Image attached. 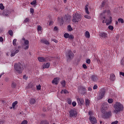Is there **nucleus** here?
Segmentation results:
<instances>
[{
	"label": "nucleus",
	"mask_w": 124,
	"mask_h": 124,
	"mask_svg": "<svg viewBox=\"0 0 124 124\" xmlns=\"http://www.w3.org/2000/svg\"><path fill=\"white\" fill-rule=\"evenodd\" d=\"M111 12L109 10H105L101 14L100 18L102 20V23L104 24L106 23V25H110L112 23V16H110Z\"/></svg>",
	"instance_id": "f257e3e1"
},
{
	"label": "nucleus",
	"mask_w": 124,
	"mask_h": 124,
	"mask_svg": "<svg viewBox=\"0 0 124 124\" xmlns=\"http://www.w3.org/2000/svg\"><path fill=\"white\" fill-rule=\"evenodd\" d=\"M113 108L114 109L113 110V113L118 114L124 110V105L119 102H116L113 106Z\"/></svg>",
	"instance_id": "f03ea898"
},
{
	"label": "nucleus",
	"mask_w": 124,
	"mask_h": 124,
	"mask_svg": "<svg viewBox=\"0 0 124 124\" xmlns=\"http://www.w3.org/2000/svg\"><path fill=\"white\" fill-rule=\"evenodd\" d=\"M14 67L17 73H19V74L22 73V71L24 70V68L23 67V65L20 63H16L14 65Z\"/></svg>",
	"instance_id": "7ed1b4c3"
},
{
	"label": "nucleus",
	"mask_w": 124,
	"mask_h": 124,
	"mask_svg": "<svg viewBox=\"0 0 124 124\" xmlns=\"http://www.w3.org/2000/svg\"><path fill=\"white\" fill-rule=\"evenodd\" d=\"M82 19V16L81 14L76 13L73 16L72 22L74 23H78L79 21H81Z\"/></svg>",
	"instance_id": "20e7f679"
},
{
	"label": "nucleus",
	"mask_w": 124,
	"mask_h": 124,
	"mask_svg": "<svg viewBox=\"0 0 124 124\" xmlns=\"http://www.w3.org/2000/svg\"><path fill=\"white\" fill-rule=\"evenodd\" d=\"M88 114L90 115L89 120L91 124H96L97 121L96 118L93 116V111H89Z\"/></svg>",
	"instance_id": "39448f33"
},
{
	"label": "nucleus",
	"mask_w": 124,
	"mask_h": 124,
	"mask_svg": "<svg viewBox=\"0 0 124 124\" xmlns=\"http://www.w3.org/2000/svg\"><path fill=\"white\" fill-rule=\"evenodd\" d=\"M22 41L23 42V46L24 47V49L25 50H27V49H29L30 46L29 44H30V42L29 40L26 39L25 38H22Z\"/></svg>",
	"instance_id": "423d86ee"
},
{
	"label": "nucleus",
	"mask_w": 124,
	"mask_h": 124,
	"mask_svg": "<svg viewBox=\"0 0 124 124\" xmlns=\"http://www.w3.org/2000/svg\"><path fill=\"white\" fill-rule=\"evenodd\" d=\"M109 109V104L107 103H104L102 105V113H105L106 111H107Z\"/></svg>",
	"instance_id": "0eeeda50"
},
{
	"label": "nucleus",
	"mask_w": 124,
	"mask_h": 124,
	"mask_svg": "<svg viewBox=\"0 0 124 124\" xmlns=\"http://www.w3.org/2000/svg\"><path fill=\"white\" fill-rule=\"evenodd\" d=\"M102 117L104 119H108L111 116H112V113L111 111L108 112L106 110L105 112L102 113Z\"/></svg>",
	"instance_id": "6e6552de"
},
{
	"label": "nucleus",
	"mask_w": 124,
	"mask_h": 124,
	"mask_svg": "<svg viewBox=\"0 0 124 124\" xmlns=\"http://www.w3.org/2000/svg\"><path fill=\"white\" fill-rule=\"evenodd\" d=\"M105 94V90H104V89H101L97 96V99L98 100L102 99V98H103V96H104Z\"/></svg>",
	"instance_id": "1a4fd4ad"
},
{
	"label": "nucleus",
	"mask_w": 124,
	"mask_h": 124,
	"mask_svg": "<svg viewBox=\"0 0 124 124\" xmlns=\"http://www.w3.org/2000/svg\"><path fill=\"white\" fill-rule=\"evenodd\" d=\"M70 117L72 118L73 117H76L77 116V111L73 109H71L69 112Z\"/></svg>",
	"instance_id": "9d476101"
},
{
	"label": "nucleus",
	"mask_w": 124,
	"mask_h": 124,
	"mask_svg": "<svg viewBox=\"0 0 124 124\" xmlns=\"http://www.w3.org/2000/svg\"><path fill=\"white\" fill-rule=\"evenodd\" d=\"M67 58L68 60L70 59H73V57H74V54H73L72 51L71 50H69L68 52V53L66 54Z\"/></svg>",
	"instance_id": "9b49d317"
},
{
	"label": "nucleus",
	"mask_w": 124,
	"mask_h": 124,
	"mask_svg": "<svg viewBox=\"0 0 124 124\" xmlns=\"http://www.w3.org/2000/svg\"><path fill=\"white\" fill-rule=\"evenodd\" d=\"M11 57H14L16 54L19 53V49H13L11 50Z\"/></svg>",
	"instance_id": "f8f14e48"
},
{
	"label": "nucleus",
	"mask_w": 124,
	"mask_h": 124,
	"mask_svg": "<svg viewBox=\"0 0 124 124\" xmlns=\"http://www.w3.org/2000/svg\"><path fill=\"white\" fill-rule=\"evenodd\" d=\"M64 37L69 38V39H73L74 38V36L73 35H69L68 33H65L64 34Z\"/></svg>",
	"instance_id": "ddd939ff"
},
{
	"label": "nucleus",
	"mask_w": 124,
	"mask_h": 124,
	"mask_svg": "<svg viewBox=\"0 0 124 124\" xmlns=\"http://www.w3.org/2000/svg\"><path fill=\"white\" fill-rule=\"evenodd\" d=\"M47 59L46 58L42 57H38V61L40 62H46Z\"/></svg>",
	"instance_id": "4468645a"
},
{
	"label": "nucleus",
	"mask_w": 124,
	"mask_h": 124,
	"mask_svg": "<svg viewBox=\"0 0 124 124\" xmlns=\"http://www.w3.org/2000/svg\"><path fill=\"white\" fill-rule=\"evenodd\" d=\"M99 36L102 38H106L107 37V33L104 32H101L99 33Z\"/></svg>",
	"instance_id": "2eb2a0df"
},
{
	"label": "nucleus",
	"mask_w": 124,
	"mask_h": 124,
	"mask_svg": "<svg viewBox=\"0 0 124 124\" xmlns=\"http://www.w3.org/2000/svg\"><path fill=\"white\" fill-rule=\"evenodd\" d=\"M59 81H60V78H56L52 80V84H55V85H58Z\"/></svg>",
	"instance_id": "dca6fc26"
},
{
	"label": "nucleus",
	"mask_w": 124,
	"mask_h": 124,
	"mask_svg": "<svg viewBox=\"0 0 124 124\" xmlns=\"http://www.w3.org/2000/svg\"><path fill=\"white\" fill-rule=\"evenodd\" d=\"M77 101L78 104H80V105H83V104H84V99L82 98H78L77 99Z\"/></svg>",
	"instance_id": "f3484780"
},
{
	"label": "nucleus",
	"mask_w": 124,
	"mask_h": 124,
	"mask_svg": "<svg viewBox=\"0 0 124 124\" xmlns=\"http://www.w3.org/2000/svg\"><path fill=\"white\" fill-rule=\"evenodd\" d=\"M58 23H59L60 25H62V24H63V18H62V17H59Z\"/></svg>",
	"instance_id": "a211bd4d"
},
{
	"label": "nucleus",
	"mask_w": 124,
	"mask_h": 124,
	"mask_svg": "<svg viewBox=\"0 0 124 124\" xmlns=\"http://www.w3.org/2000/svg\"><path fill=\"white\" fill-rule=\"evenodd\" d=\"M50 67V63L49 62L44 63L43 65V68H49Z\"/></svg>",
	"instance_id": "6ab92c4d"
},
{
	"label": "nucleus",
	"mask_w": 124,
	"mask_h": 124,
	"mask_svg": "<svg viewBox=\"0 0 124 124\" xmlns=\"http://www.w3.org/2000/svg\"><path fill=\"white\" fill-rule=\"evenodd\" d=\"M85 36L86 38H90V37H91V35L90 34V32H89V31H85Z\"/></svg>",
	"instance_id": "aec40b11"
},
{
	"label": "nucleus",
	"mask_w": 124,
	"mask_h": 124,
	"mask_svg": "<svg viewBox=\"0 0 124 124\" xmlns=\"http://www.w3.org/2000/svg\"><path fill=\"white\" fill-rule=\"evenodd\" d=\"M88 7H89V5H85V13H86V14H88V15H90V12H89V8H88Z\"/></svg>",
	"instance_id": "412c9836"
},
{
	"label": "nucleus",
	"mask_w": 124,
	"mask_h": 124,
	"mask_svg": "<svg viewBox=\"0 0 124 124\" xmlns=\"http://www.w3.org/2000/svg\"><path fill=\"white\" fill-rule=\"evenodd\" d=\"M116 79V77H115V75L113 74H111L110 76V79L111 81H115V79Z\"/></svg>",
	"instance_id": "4be33fe9"
},
{
	"label": "nucleus",
	"mask_w": 124,
	"mask_h": 124,
	"mask_svg": "<svg viewBox=\"0 0 124 124\" xmlns=\"http://www.w3.org/2000/svg\"><path fill=\"white\" fill-rule=\"evenodd\" d=\"M37 31L39 33H41V32H42V27L39 25L37 27Z\"/></svg>",
	"instance_id": "5701e85b"
},
{
	"label": "nucleus",
	"mask_w": 124,
	"mask_h": 124,
	"mask_svg": "<svg viewBox=\"0 0 124 124\" xmlns=\"http://www.w3.org/2000/svg\"><path fill=\"white\" fill-rule=\"evenodd\" d=\"M41 42L42 43H44L45 44H46V45H48L49 44V42H48V41L45 39L41 40Z\"/></svg>",
	"instance_id": "b1692460"
},
{
	"label": "nucleus",
	"mask_w": 124,
	"mask_h": 124,
	"mask_svg": "<svg viewBox=\"0 0 124 124\" xmlns=\"http://www.w3.org/2000/svg\"><path fill=\"white\" fill-rule=\"evenodd\" d=\"M92 80L94 81V82H96V81L98 80L97 77L95 76H93Z\"/></svg>",
	"instance_id": "393cba45"
},
{
	"label": "nucleus",
	"mask_w": 124,
	"mask_h": 124,
	"mask_svg": "<svg viewBox=\"0 0 124 124\" xmlns=\"http://www.w3.org/2000/svg\"><path fill=\"white\" fill-rule=\"evenodd\" d=\"M30 104H34L35 103V99L32 98L30 101Z\"/></svg>",
	"instance_id": "a878e982"
},
{
	"label": "nucleus",
	"mask_w": 124,
	"mask_h": 124,
	"mask_svg": "<svg viewBox=\"0 0 124 124\" xmlns=\"http://www.w3.org/2000/svg\"><path fill=\"white\" fill-rule=\"evenodd\" d=\"M90 100L89 99H86L85 100V104L86 105V106H89L90 105Z\"/></svg>",
	"instance_id": "bb28decb"
},
{
	"label": "nucleus",
	"mask_w": 124,
	"mask_h": 124,
	"mask_svg": "<svg viewBox=\"0 0 124 124\" xmlns=\"http://www.w3.org/2000/svg\"><path fill=\"white\" fill-rule=\"evenodd\" d=\"M61 93H68V91L67 90L64 89V90H62L61 92Z\"/></svg>",
	"instance_id": "cd10ccee"
},
{
	"label": "nucleus",
	"mask_w": 124,
	"mask_h": 124,
	"mask_svg": "<svg viewBox=\"0 0 124 124\" xmlns=\"http://www.w3.org/2000/svg\"><path fill=\"white\" fill-rule=\"evenodd\" d=\"M72 102V100L70 98L67 99V103L69 104V105H71V103Z\"/></svg>",
	"instance_id": "c85d7f7f"
},
{
	"label": "nucleus",
	"mask_w": 124,
	"mask_h": 124,
	"mask_svg": "<svg viewBox=\"0 0 124 124\" xmlns=\"http://www.w3.org/2000/svg\"><path fill=\"white\" fill-rule=\"evenodd\" d=\"M108 102L110 104L113 103V102H114V100H113V99L112 98H109L108 100Z\"/></svg>",
	"instance_id": "c756f323"
},
{
	"label": "nucleus",
	"mask_w": 124,
	"mask_h": 124,
	"mask_svg": "<svg viewBox=\"0 0 124 124\" xmlns=\"http://www.w3.org/2000/svg\"><path fill=\"white\" fill-rule=\"evenodd\" d=\"M31 5H35L36 4V0H33L31 2Z\"/></svg>",
	"instance_id": "7c9ffc66"
},
{
	"label": "nucleus",
	"mask_w": 124,
	"mask_h": 124,
	"mask_svg": "<svg viewBox=\"0 0 124 124\" xmlns=\"http://www.w3.org/2000/svg\"><path fill=\"white\" fill-rule=\"evenodd\" d=\"M16 42H17V40L16 39H14V40L13 41V44L14 46H16Z\"/></svg>",
	"instance_id": "2f4dec72"
},
{
	"label": "nucleus",
	"mask_w": 124,
	"mask_h": 124,
	"mask_svg": "<svg viewBox=\"0 0 124 124\" xmlns=\"http://www.w3.org/2000/svg\"><path fill=\"white\" fill-rule=\"evenodd\" d=\"M0 9H1V10H3V9H4V6H3L2 3L0 4Z\"/></svg>",
	"instance_id": "473e14b6"
},
{
	"label": "nucleus",
	"mask_w": 124,
	"mask_h": 124,
	"mask_svg": "<svg viewBox=\"0 0 124 124\" xmlns=\"http://www.w3.org/2000/svg\"><path fill=\"white\" fill-rule=\"evenodd\" d=\"M61 84L62 87H65V81L62 80V81H61Z\"/></svg>",
	"instance_id": "72a5a7b5"
},
{
	"label": "nucleus",
	"mask_w": 124,
	"mask_h": 124,
	"mask_svg": "<svg viewBox=\"0 0 124 124\" xmlns=\"http://www.w3.org/2000/svg\"><path fill=\"white\" fill-rule=\"evenodd\" d=\"M118 22H119V23H121L122 24H123V23H124V19L121 18H119Z\"/></svg>",
	"instance_id": "f704fd0d"
},
{
	"label": "nucleus",
	"mask_w": 124,
	"mask_h": 124,
	"mask_svg": "<svg viewBox=\"0 0 124 124\" xmlns=\"http://www.w3.org/2000/svg\"><path fill=\"white\" fill-rule=\"evenodd\" d=\"M84 17L86 18V19H91L92 17H91V16H89V15H85L84 16Z\"/></svg>",
	"instance_id": "c9c22d12"
},
{
	"label": "nucleus",
	"mask_w": 124,
	"mask_h": 124,
	"mask_svg": "<svg viewBox=\"0 0 124 124\" xmlns=\"http://www.w3.org/2000/svg\"><path fill=\"white\" fill-rule=\"evenodd\" d=\"M17 103H18V102L16 101L13 103L12 105H13V108H15V106H16V104H17Z\"/></svg>",
	"instance_id": "e433bc0d"
},
{
	"label": "nucleus",
	"mask_w": 124,
	"mask_h": 124,
	"mask_svg": "<svg viewBox=\"0 0 124 124\" xmlns=\"http://www.w3.org/2000/svg\"><path fill=\"white\" fill-rule=\"evenodd\" d=\"M72 106H73V107H75V106H76V105H77V103H76V102L74 101L72 103Z\"/></svg>",
	"instance_id": "4c0bfd02"
},
{
	"label": "nucleus",
	"mask_w": 124,
	"mask_h": 124,
	"mask_svg": "<svg viewBox=\"0 0 124 124\" xmlns=\"http://www.w3.org/2000/svg\"><path fill=\"white\" fill-rule=\"evenodd\" d=\"M11 87H12V88L14 89V88H16V84L15 82H13L12 83Z\"/></svg>",
	"instance_id": "58836bf2"
},
{
	"label": "nucleus",
	"mask_w": 124,
	"mask_h": 124,
	"mask_svg": "<svg viewBox=\"0 0 124 124\" xmlns=\"http://www.w3.org/2000/svg\"><path fill=\"white\" fill-rule=\"evenodd\" d=\"M108 29H109L110 31H113V30H114V27H113V26L109 25V26H108Z\"/></svg>",
	"instance_id": "ea45409f"
},
{
	"label": "nucleus",
	"mask_w": 124,
	"mask_h": 124,
	"mask_svg": "<svg viewBox=\"0 0 124 124\" xmlns=\"http://www.w3.org/2000/svg\"><path fill=\"white\" fill-rule=\"evenodd\" d=\"M21 124H28V121L24 120L22 122Z\"/></svg>",
	"instance_id": "a19ab883"
},
{
	"label": "nucleus",
	"mask_w": 124,
	"mask_h": 124,
	"mask_svg": "<svg viewBox=\"0 0 124 124\" xmlns=\"http://www.w3.org/2000/svg\"><path fill=\"white\" fill-rule=\"evenodd\" d=\"M9 34H10V35H11V36H12V35H13V31H12L10 30L9 31Z\"/></svg>",
	"instance_id": "79ce46f5"
},
{
	"label": "nucleus",
	"mask_w": 124,
	"mask_h": 124,
	"mask_svg": "<svg viewBox=\"0 0 124 124\" xmlns=\"http://www.w3.org/2000/svg\"><path fill=\"white\" fill-rule=\"evenodd\" d=\"M30 12L31 13V14H33V13H34V10L33 9V8H31L30 9Z\"/></svg>",
	"instance_id": "37998d69"
},
{
	"label": "nucleus",
	"mask_w": 124,
	"mask_h": 124,
	"mask_svg": "<svg viewBox=\"0 0 124 124\" xmlns=\"http://www.w3.org/2000/svg\"><path fill=\"white\" fill-rule=\"evenodd\" d=\"M68 30L69 31H72V28H71L70 25L68 26Z\"/></svg>",
	"instance_id": "c03bdc74"
},
{
	"label": "nucleus",
	"mask_w": 124,
	"mask_h": 124,
	"mask_svg": "<svg viewBox=\"0 0 124 124\" xmlns=\"http://www.w3.org/2000/svg\"><path fill=\"white\" fill-rule=\"evenodd\" d=\"M36 87H37V90L38 91H39V90L41 89V86L40 85H38Z\"/></svg>",
	"instance_id": "a18cd8bd"
},
{
	"label": "nucleus",
	"mask_w": 124,
	"mask_h": 124,
	"mask_svg": "<svg viewBox=\"0 0 124 124\" xmlns=\"http://www.w3.org/2000/svg\"><path fill=\"white\" fill-rule=\"evenodd\" d=\"M86 63H88V64H90V63H91V60H90V59H87V60L86 61Z\"/></svg>",
	"instance_id": "49530a36"
},
{
	"label": "nucleus",
	"mask_w": 124,
	"mask_h": 124,
	"mask_svg": "<svg viewBox=\"0 0 124 124\" xmlns=\"http://www.w3.org/2000/svg\"><path fill=\"white\" fill-rule=\"evenodd\" d=\"M3 16H8V14L7 13L5 12H4L3 13Z\"/></svg>",
	"instance_id": "de8ad7c7"
},
{
	"label": "nucleus",
	"mask_w": 124,
	"mask_h": 124,
	"mask_svg": "<svg viewBox=\"0 0 124 124\" xmlns=\"http://www.w3.org/2000/svg\"><path fill=\"white\" fill-rule=\"evenodd\" d=\"M119 123L118 121H116L111 123V124H118Z\"/></svg>",
	"instance_id": "09e8293b"
},
{
	"label": "nucleus",
	"mask_w": 124,
	"mask_h": 124,
	"mask_svg": "<svg viewBox=\"0 0 124 124\" xmlns=\"http://www.w3.org/2000/svg\"><path fill=\"white\" fill-rule=\"evenodd\" d=\"M119 74L120 76H123V77H124V72H120Z\"/></svg>",
	"instance_id": "8fccbe9b"
},
{
	"label": "nucleus",
	"mask_w": 124,
	"mask_h": 124,
	"mask_svg": "<svg viewBox=\"0 0 124 124\" xmlns=\"http://www.w3.org/2000/svg\"><path fill=\"white\" fill-rule=\"evenodd\" d=\"M121 64L124 65V58H123L121 60Z\"/></svg>",
	"instance_id": "3c124183"
},
{
	"label": "nucleus",
	"mask_w": 124,
	"mask_h": 124,
	"mask_svg": "<svg viewBox=\"0 0 124 124\" xmlns=\"http://www.w3.org/2000/svg\"><path fill=\"white\" fill-rule=\"evenodd\" d=\"M28 22H29V18H26L24 20L23 23H28Z\"/></svg>",
	"instance_id": "603ef678"
},
{
	"label": "nucleus",
	"mask_w": 124,
	"mask_h": 124,
	"mask_svg": "<svg viewBox=\"0 0 124 124\" xmlns=\"http://www.w3.org/2000/svg\"><path fill=\"white\" fill-rule=\"evenodd\" d=\"M82 67L83 68H84V69H86L87 68V65L85 64H83Z\"/></svg>",
	"instance_id": "864d4df0"
},
{
	"label": "nucleus",
	"mask_w": 124,
	"mask_h": 124,
	"mask_svg": "<svg viewBox=\"0 0 124 124\" xmlns=\"http://www.w3.org/2000/svg\"><path fill=\"white\" fill-rule=\"evenodd\" d=\"M93 89V90H96V89H97V85H94Z\"/></svg>",
	"instance_id": "5fc2aeb1"
},
{
	"label": "nucleus",
	"mask_w": 124,
	"mask_h": 124,
	"mask_svg": "<svg viewBox=\"0 0 124 124\" xmlns=\"http://www.w3.org/2000/svg\"><path fill=\"white\" fill-rule=\"evenodd\" d=\"M23 78H24L25 80H27L28 77H27V76H26V75H24V76H23Z\"/></svg>",
	"instance_id": "6e6d98bb"
},
{
	"label": "nucleus",
	"mask_w": 124,
	"mask_h": 124,
	"mask_svg": "<svg viewBox=\"0 0 124 124\" xmlns=\"http://www.w3.org/2000/svg\"><path fill=\"white\" fill-rule=\"evenodd\" d=\"M3 41V38L2 37H0V42H2Z\"/></svg>",
	"instance_id": "4d7b16f0"
},
{
	"label": "nucleus",
	"mask_w": 124,
	"mask_h": 124,
	"mask_svg": "<svg viewBox=\"0 0 124 124\" xmlns=\"http://www.w3.org/2000/svg\"><path fill=\"white\" fill-rule=\"evenodd\" d=\"M105 5V2H102V5H101L102 7H103V6H104Z\"/></svg>",
	"instance_id": "13d9d810"
},
{
	"label": "nucleus",
	"mask_w": 124,
	"mask_h": 124,
	"mask_svg": "<svg viewBox=\"0 0 124 124\" xmlns=\"http://www.w3.org/2000/svg\"><path fill=\"white\" fill-rule=\"evenodd\" d=\"M54 31H58V27H55L54 28Z\"/></svg>",
	"instance_id": "bf43d9fd"
},
{
	"label": "nucleus",
	"mask_w": 124,
	"mask_h": 124,
	"mask_svg": "<svg viewBox=\"0 0 124 124\" xmlns=\"http://www.w3.org/2000/svg\"><path fill=\"white\" fill-rule=\"evenodd\" d=\"M88 91H89V92H91V91H92V88L89 87V88H88Z\"/></svg>",
	"instance_id": "052dcab7"
},
{
	"label": "nucleus",
	"mask_w": 124,
	"mask_h": 124,
	"mask_svg": "<svg viewBox=\"0 0 124 124\" xmlns=\"http://www.w3.org/2000/svg\"><path fill=\"white\" fill-rule=\"evenodd\" d=\"M6 55H7V56H9V55H10V53H9V52H7V53H6Z\"/></svg>",
	"instance_id": "680f3d73"
},
{
	"label": "nucleus",
	"mask_w": 124,
	"mask_h": 124,
	"mask_svg": "<svg viewBox=\"0 0 124 124\" xmlns=\"http://www.w3.org/2000/svg\"><path fill=\"white\" fill-rule=\"evenodd\" d=\"M3 74H4V73H2L1 75H0V78L3 75Z\"/></svg>",
	"instance_id": "e2e57ef3"
},
{
	"label": "nucleus",
	"mask_w": 124,
	"mask_h": 124,
	"mask_svg": "<svg viewBox=\"0 0 124 124\" xmlns=\"http://www.w3.org/2000/svg\"><path fill=\"white\" fill-rule=\"evenodd\" d=\"M85 90H86V89H85V87H83V91H85Z\"/></svg>",
	"instance_id": "0e129e2a"
},
{
	"label": "nucleus",
	"mask_w": 124,
	"mask_h": 124,
	"mask_svg": "<svg viewBox=\"0 0 124 124\" xmlns=\"http://www.w3.org/2000/svg\"><path fill=\"white\" fill-rule=\"evenodd\" d=\"M51 24H52V22L50 21V22H49V25H51Z\"/></svg>",
	"instance_id": "69168bd1"
},
{
	"label": "nucleus",
	"mask_w": 124,
	"mask_h": 124,
	"mask_svg": "<svg viewBox=\"0 0 124 124\" xmlns=\"http://www.w3.org/2000/svg\"><path fill=\"white\" fill-rule=\"evenodd\" d=\"M64 2H66V0H64Z\"/></svg>",
	"instance_id": "338daca9"
},
{
	"label": "nucleus",
	"mask_w": 124,
	"mask_h": 124,
	"mask_svg": "<svg viewBox=\"0 0 124 124\" xmlns=\"http://www.w3.org/2000/svg\"><path fill=\"white\" fill-rule=\"evenodd\" d=\"M100 124H102V121H100Z\"/></svg>",
	"instance_id": "774afa93"
}]
</instances>
